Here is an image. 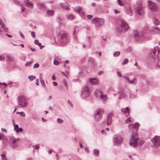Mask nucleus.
<instances>
[{
	"label": "nucleus",
	"mask_w": 160,
	"mask_h": 160,
	"mask_svg": "<svg viewBox=\"0 0 160 160\" xmlns=\"http://www.w3.org/2000/svg\"><path fill=\"white\" fill-rule=\"evenodd\" d=\"M151 141L154 147H157L160 146V137L159 136L154 137L151 139Z\"/></svg>",
	"instance_id": "5"
},
{
	"label": "nucleus",
	"mask_w": 160,
	"mask_h": 160,
	"mask_svg": "<svg viewBox=\"0 0 160 160\" xmlns=\"http://www.w3.org/2000/svg\"><path fill=\"white\" fill-rule=\"evenodd\" d=\"M92 5L93 6H94L95 5V3H92Z\"/></svg>",
	"instance_id": "64"
},
{
	"label": "nucleus",
	"mask_w": 160,
	"mask_h": 160,
	"mask_svg": "<svg viewBox=\"0 0 160 160\" xmlns=\"http://www.w3.org/2000/svg\"><path fill=\"white\" fill-rule=\"evenodd\" d=\"M121 32H125L129 28L127 22L123 20H121Z\"/></svg>",
	"instance_id": "4"
},
{
	"label": "nucleus",
	"mask_w": 160,
	"mask_h": 160,
	"mask_svg": "<svg viewBox=\"0 0 160 160\" xmlns=\"http://www.w3.org/2000/svg\"><path fill=\"white\" fill-rule=\"evenodd\" d=\"M7 35L9 37H10V38L12 37V36L11 35H9V34H7Z\"/></svg>",
	"instance_id": "59"
},
{
	"label": "nucleus",
	"mask_w": 160,
	"mask_h": 160,
	"mask_svg": "<svg viewBox=\"0 0 160 160\" xmlns=\"http://www.w3.org/2000/svg\"><path fill=\"white\" fill-rule=\"evenodd\" d=\"M61 73L62 75L64 76L65 77H66V78H68L67 76L63 72H61Z\"/></svg>",
	"instance_id": "42"
},
{
	"label": "nucleus",
	"mask_w": 160,
	"mask_h": 160,
	"mask_svg": "<svg viewBox=\"0 0 160 160\" xmlns=\"http://www.w3.org/2000/svg\"><path fill=\"white\" fill-rule=\"evenodd\" d=\"M132 118L129 117L125 121V123H128L132 122V120H131Z\"/></svg>",
	"instance_id": "27"
},
{
	"label": "nucleus",
	"mask_w": 160,
	"mask_h": 160,
	"mask_svg": "<svg viewBox=\"0 0 160 160\" xmlns=\"http://www.w3.org/2000/svg\"><path fill=\"white\" fill-rule=\"evenodd\" d=\"M0 24L2 26V27H4V23L2 22L1 19L0 18Z\"/></svg>",
	"instance_id": "46"
},
{
	"label": "nucleus",
	"mask_w": 160,
	"mask_h": 160,
	"mask_svg": "<svg viewBox=\"0 0 160 160\" xmlns=\"http://www.w3.org/2000/svg\"><path fill=\"white\" fill-rule=\"evenodd\" d=\"M5 59V57L3 56H0V60L3 61Z\"/></svg>",
	"instance_id": "40"
},
{
	"label": "nucleus",
	"mask_w": 160,
	"mask_h": 160,
	"mask_svg": "<svg viewBox=\"0 0 160 160\" xmlns=\"http://www.w3.org/2000/svg\"><path fill=\"white\" fill-rule=\"evenodd\" d=\"M10 142L12 143L13 147L15 146V144H16L17 140L14 138H12L10 139Z\"/></svg>",
	"instance_id": "21"
},
{
	"label": "nucleus",
	"mask_w": 160,
	"mask_h": 160,
	"mask_svg": "<svg viewBox=\"0 0 160 160\" xmlns=\"http://www.w3.org/2000/svg\"><path fill=\"white\" fill-rule=\"evenodd\" d=\"M31 35L34 38L35 37V33L33 32H31Z\"/></svg>",
	"instance_id": "47"
},
{
	"label": "nucleus",
	"mask_w": 160,
	"mask_h": 160,
	"mask_svg": "<svg viewBox=\"0 0 160 160\" xmlns=\"http://www.w3.org/2000/svg\"><path fill=\"white\" fill-rule=\"evenodd\" d=\"M90 95L88 88L87 87H85L82 92L81 96L83 98L87 97Z\"/></svg>",
	"instance_id": "10"
},
{
	"label": "nucleus",
	"mask_w": 160,
	"mask_h": 160,
	"mask_svg": "<svg viewBox=\"0 0 160 160\" xmlns=\"http://www.w3.org/2000/svg\"><path fill=\"white\" fill-rule=\"evenodd\" d=\"M120 54V52H117L114 53L113 54V55L114 57L118 56Z\"/></svg>",
	"instance_id": "38"
},
{
	"label": "nucleus",
	"mask_w": 160,
	"mask_h": 160,
	"mask_svg": "<svg viewBox=\"0 0 160 160\" xmlns=\"http://www.w3.org/2000/svg\"><path fill=\"white\" fill-rule=\"evenodd\" d=\"M93 152L95 156H98L99 151L98 149H95L93 151Z\"/></svg>",
	"instance_id": "26"
},
{
	"label": "nucleus",
	"mask_w": 160,
	"mask_h": 160,
	"mask_svg": "<svg viewBox=\"0 0 160 160\" xmlns=\"http://www.w3.org/2000/svg\"><path fill=\"white\" fill-rule=\"evenodd\" d=\"M42 121H43V122H45V121H46V120H44V118H42Z\"/></svg>",
	"instance_id": "62"
},
{
	"label": "nucleus",
	"mask_w": 160,
	"mask_h": 160,
	"mask_svg": "<svg viewBox=\"0 0 160 160\" xmlns=\"http://www.w3.org/2000/svg\"><path fill=\"white\" fill-rule=\"evenodd\" d=\"M25 8L23 6H21V11L24 12L25 11Z\"/></svg>",
	"instance_id": "49"
},
{
	"label": "nucleus",
	"mask_w": 160,
	"mask_h": 160,
	"mask_svg": "<svg viewBox=\"0 0 160 160\" xmlns=\"http://www.w3.org/2000/svg\"><path fill=\"white\" fill-rule=\"evenodd\" d=\"M113 115V112H111L108 114L107 116V124L109 125L111 124L112 122V117Z\"/></svg>",
	"instance_id": "12"
},
{
	"label": "nucleus",
	"mask_w": 160,
	"mask_h": 160,
	"mask_svg": "<svg viewBox=\"0 0 160 160\" xmlns=\"http://www.w3.org/2000/svg\"><path fill=\"white\" fill-rule=\"evenodd\" d=\"M92 17V16L91 15H87V18L88 19H90Z\"/></svg>",
	"instance_id": "44"
},
{
	"label": "nucleus",
	"mask_w": 160,
	"mask_h": 160,
	"mask_svg": "<svg viewBox=\"0 0 160 160\" xmlns=\"http://www.w3.org/2000/svg\"><path fill=\"white\" fill-rule=\"evenodd\" d=\"M17 113H18L20 114L22 116H25V113L24 112H17Z\"/></svg>",
	"instance_id": "37"
},
{
	"label": "nucleus",
	"mask_w": 160,
	"mask_h": 160,
	"mask_svg": "<svg viewBox=\"0 0 160 160\" xmlns=\"http://www.w3.org/2000/svg\"><path fill=\"white\" fill-rule=\"evenodd\" d=\"M65 62L66 63H68L69 62V61L68 60H66L65 61Z\"/></svg>",
	"instance_id": "58"
},
{
	"label": "nucleus",
	"mask_w": 160,
	"mask_h": 160,
	"mask_svg": "<svg viewBox=\"0 0 160 160\" xmlns=\"http://www.w3.org/2000/svg\"><path fill=\"white\" fill-rule=\"evenodd\" d=\"M114 141L115 144L118 146L122 142L123 139L121 136L117 135L114 138Z\"/></svg>",
	"instance_id": "8"
},
{
	"label": "nucleus",
	"mask_w": 160,
	"mask_h": 160,
	"mask_svg": "<svg viewBox=\"0 0 160 160\" xmlns=\"http://www.w3.org/2000/svg\"><path fill=\"white\" fill-rule=\"evenodd\" d=\"M128 59L127 58H126L124 60V62L122 63V64L123 65H124L128 63Z\"/></svg>",
	"instance_id": "34"
},
{
	"label": "nucleus",
	"mask_w": 160,
	"mask_h": 160,
	"mask_svg": "<svg viewBox=\"0 0 160 160\" xmlns=\"http://www.w3.org/2000/svg\"><path fill=\"white\" fill-rule=\"evenodd\" d=\"M114 11L115 14H117V13L119 12V11H118L117 9H115Z\"/></svg>",
	"instance_id": "53"
},
{
	"label": "nucleus",
	"mask_w": 160,
	"mask_h": 160,
	"mask_svg": "<svg viewBox=\"0 0 160 160\" xmlns=\"http://www.w3.org/2000/svg\"><path fill=\"white\" fill-rule=\"evenodd\" d=\"M54 64L56 65H58L59 62L56 60H54L53 61Z\"/></svg>",
	"instance_id": "36"
},
{
	"label": "nucleus",
	"mask_w": 160,
	"mask_h": 160,
	"mask_svg": "<svg viewBox=\"0 0 160 160\" xmlns=\"http://www.w3.org/2000/svg\"><path fill=\"white\" fill-rule=\"evenodd\" d=\"M67 38V35L66 33L64 32H61L58 34L57 38L59 42H61L66 40Z\"/></svg>",
	"instance_id": "3"
},
{
	"label": "nucleus",
	"mask_w": 160,
	"mask_h": 160,
	"mask_svg": "<svg viewBox=\"0 0 160 160\" xmlns=\"http://www.w3.org/2000/svg\"><path fill=\"white\" fill-rule=\"evenodd\" d=\"M33 62L32 61H31L30 62H27L25 64V66H31L32 63Z\"/></svg>",
	"instance_id": "31"
},
{
	"label": "nucleus",
	"mask_w": 160,
	"mask_h": 160,
	"mask_svg": "<svg viewBox=\"0 0 160 160\" xmlns=\"http://www.w3.org/2000/svg\"><path fill=\"white\" fill-rule=\"evenodd\" d=\"M52 150H50L48 151V153L49 154H51L52 153Z\"/></svg>",
	"instance_id": "57"
},
{
	"label": "nucleus",
	"mask_w": 160,
	"mask_h": 160,
	"mask_svg": "<svg viewBox=\"0 0 160 160\" xmlns=\"http://www.w3.org/2000/svg\"><path fill=\"white\" fill-rule=\"evenodd\" d=\"M54 11L53 10H48L47 11V13L49 16H52L54 14Z\"/></svg>",
	"instance_id": "24"
},
{
	"label": "nucleus",
	"mask_w": 160,
	"mask_h": 160,
	"mask_svg": "<svg viewBox=\"0 0 160 160\" xmlns=\"http://www.w3.org/2000/svg\"><path fill=\"white\" fill-rule=\"evenodd\" d=\"M95 94L97 97H100L101 98L103 99L104 100L107 98V96L106 95L102 94V92L99 89L96 90L95 92Z\"/></svg>",
	"instance_id": "6"
},
{
	"label": "nucleus",
	"mask_w": 160,
	"mask_h": 160,
	"mask_svg": "<svg viewBox=\"0 0 160 160\" xmlns=\"http://www.w3.org/2000/svg\"><path fill=\"white\" fill-rule=\"evenodd\" d=\"M104 111L100 109H97L95 111L94 118L96 121H98L102 118V115Z\"/></svg>",
	"instance_id": "2"
},
{
	"label": "nucleus",
	"mask_w": 160,
	"mask_h": 160,
	"mask_svg": "<svg viewBox=\"0 0 160 160\" xmlns=\"http://www.w3.org/2000/svg\"><path fill=\"white\" fill-rule=\"evenodd\" d=\"M22 48H23L24 47V45L23 44H21L20 45Z\"/></svg>",
	"instance_id": "60"
},
{
	"label": "nucleus",
	"mask_w": 160,
	"mask_h": 160,
	"mask_svg": "<svg viewBox=\"0 0 160 160\" xmlns=\"http://www.w3.org/2000/svg\"><path fill=\"white\" fill-rule=\"evenodd\" d=\"M34 43L35 44L38 45L39 47H40L41 49H42V47H44V46L42 47L41 43L39 42L38 40H35L34 41Z\"/></svg>",
	"instance_id": "22"
},
{
	"label": "nucleus",
	"mask_w": 160,
	"mask_h": 160,
	"mask_svg": "<svg viewBox=\"0 0 160 160\" xmlns=\"http://www.w3.org/2000/svg\"><path fill=\"white\" fill-rule=\"evenodd\" d=\"M63 121L60 118H58L57 119V122L58 123H61Z\"/></svg>",
	"instance_id": "39"
},
{
	"label": "nucleus",
	"mask_w": 160,
	"mask_h": 160,
	"mask_svg": "<svg viewBox=\"0 0 160 160\" xmlns=\"http://www.w3.org/2000/svg\"><path fill=\"white\" fill-rule=\"evenodd\" d=\"M74 11L79 13L80 16H83L84 13L83 11L82 8L80 7H76L74 8Z\"/></svg>",
	"instance_id": "13"
},
{
	"label": "nucleus",
	"mask_w": 160,
	"mask_h": 160,
	"mask_svg": "<svg viewBox=\"0 0 160 160\" xmlns=\"http://www.w3.org/2000/svg\"><path fill=\"white\" fill-rule=\"evenodd\" d=\"M136 35L138 37H143L144 36L142 34H141L139 33L136 34Z\"/></svg>",
	"instance_id": "45"
},
{
	"label": "nucleus",
	"mask_w": 160,
	"mask_h": 160,
	"mask_svg": "<svg viewBox=\"0 0 160 160\" xmlns=\"http://www.w3.org/2000/svg\"><path fill=\"white\" fill-rule=\"evenodd\" d=\"M153 23L156 25H158L159 24V22L158 19L156 18H153Z\"/></svg>",
	"instance_id": "23"
},
{
	"label": "nucleus",
	"mask_w": 160,
	"mask_h": 160,
	"mask_svg": "<svg viewBox=\"0 0 160 160\" xmlns=\"http://www.w3.org/2000/svg\"><path fill=\"white\" fill-rule=\"evenodd\" d=\"M139 125V124L137 122L133 124H130L128 126L130 131L132 132L129 142V144L131 146L135 147L138 144L141 145L143 142V140L138 139L137 134V131Z\"/></svg>",
	"instance_id": "1"
},
{
	"label": "nucleus",
	"mask_w": 160,
	"mask_h": 160,
	"mask_svg": "<svg viewBox=\"0 0 160 160\" xmlns=\"http://www.w3.org/2000/svg\"><path fill=\"white\" fill-rule=\"evenodd\" d=\"M118 4L120 6H122L124 5L120 0H118Z\"/></svg>",
	"instance_id": "35"
},
{
	"label": "nucleus",
	"mask_w": 160,
	"mask_h": 160,
	"mask_svg": "<svg viewBox=\"0 0 160 160\" xmlns=\"http://www.w3.org/2000/svg\"><path fill=\"white\" fill-rule=\"evenodd\" d=\"M52 79L53 80H55V79H56L55 77V76H54V75H53L52 76Z\"/></svg>",
	"instance_id": "54"
},
{
	"label": "nucleus",
	"mask_w": 160,
	"mask_h": 160,
	"mask_svg": "<svg viewBox=\"0 0 160 160\" xmlns=\"http://www.w3.org/2000/svg\"><path fill=\"white\" fill-rule=\"evenodd\" d=\"M37 82H36V85H38V80H37Z\"/></svg>",
	"instance_id": "61"
},
{
	"label": "nucleus",
	"mask_w": 160,
	"mask_h": 160,
	"mask_svg": "<svg viewBox=\"0 0 160 160\" xmlns=\"http://www.w3.org/2000/svg\"><path fill=\"white\" fill-rule=\"evenodd\" d=\"M24 5L32 8L33 7V4L28 0H25L24 2Z\"/></svg>",
	"instance_id": "16"
},
{
	"label": "nucleus",
	"mask_w": 160,
	"mask_h": 160,
	"mask_svg": "<svg viewBox=\"0 0 160 160\" xmlns=\"http://www.w3.org/2000/svg\"><path fill=\"white\" fill-rule=\"evenodd\" d=\"M121 111L126 116H128L129 114L130 110L128 107H126L125 108H121Z\"/></svg>",
	"instance_id": "15"
},
{
	"label": "nucleus",
	"mask_w": 160,
	"mask_h": 160,
	"mask_svg": "<svg viewBox=\"0 0 160 160\" xmlns=\"http://www.w3.org/2000/svg\"><path fill=\"white\" fill-rule=\"evenodd\" d=\"M38 7L39 8H44V4L43 3H38Z\"/></svg>",
	"instance_id": "28"
},
{
	"label": "nucleus",
	"mask_w": 160,
	"mask_h": 160,
	"mask_svg": "<svg viewBox=\"0 0 160 160\" xmlns=\"http://www.w3.org/2000/svg\"><path fill=\"white\" fill-rule=\"evenodd\" d=\"M2 132L6 133L7 132V130L5 128H2Z\"/></svg>",
	"instance_id": "48"
},
{
	"label": "nucleus",
	"mask_w": 160,
	"mask_h": 160,
	"mask_svg": "<svg viewBox=\"0 0 160 160\" xmlns=\"http://www.w3.org/2000/svg\"><path fill=\"white\" fill-rule=\"evenodd\" d=\"M14 129L17 133L22 131V128H19L17 124L14 126Z\"/></svg>",
	"instance_id": "18"
},
{
	"label": "nucleus",
	"mask_w": 160,
	"mask_h": 160,
	"mask_svg": "<svg viewBox=\"0 0 160 160\" xmlns=\"http://www.w3.org/2000/svg\"><path fill=\"white\" fill-rule=\"evenodd\" d=\"M20 34L22 37L24 38V36L22 33H20Z\"/></svg>",
	"instance_id": "55"
},
{
	"label": "nucleus",
	"mask_w": 160,
	"mask_h": 160,
	"mask_svg": "<svg viewBox=\"0 0 160 160\" xmlns=\"http://www.w3.org/2000/svg\"><path fill=\"white\" fill-rule=\"evenodd\" d=\"M156 52L158 53L159 52V48L158 47H155L153 50L152 53V57H154V56L155 55Z\"/></svg>",
	"instance_id": "17"
},
{
	"label": "nucleus",
	"mask_w": 160,
	"mask_h": 160,
	"mask_svg": "<svg viewBox=\"0 0 160 160\" xmlns=\"http://www.w3.org/2000/svg\"><path fill=\"white\" fill-rule=\"evenodd\" d=\"M1 156L2 157V160H8L5 155L4 154H2L1 155Z\"/></svg>",
	"instance_id": "30"
},
{
	"label": "nucleus",
	"mask_w": 160,
	"mask_h": 160,
	"mask_svg": "<svg viewBox=\"0 0 160 160\" xmlns=\"http://www.w3.org/2000/svg\"><path fill=\"white\" fill-rule=\"evenodd\" d=\"M124 78L126 81H128V82L129 83H133L135 81L136 79L135 78L133 79L132 80H129V78L126 76H125L124 77Z\"/></svg>",
	"instance_id": "20"
},
{
	"label": "nucleus",
	"mask_w": 160,
	"mask_h": 160,
	"mask_svg": "<svg viewBox=\"0 0 160 160\" xmlns=\"http://www.w3.org/2000/svg\"><path fill=\"white\" fill-rule=\"evenodd\" d=\"M137 12L138 13L141 15L142 16L144 14V12L142 5L139 6L137 8Z\"/></svg>",
	"instance_id": "14"
},
{
	"label": "nucleus",
	"mask_w": 160,
	"mask_h": 160,
	"mask_svg": "<svg viewBox=\"0 0 160 160\" xmlns=\"http://www.w3.org/2000/svg\"><path fill=\"white\" fill-rule=\"evenodd\" d=\"M19 105L22 107L26 106V103L25 99L23 96H20L18 98Z\"/></svg>",
	"instance_id": "7"
},
{
	"label": "nucleus",
	"mask_w": 160,
	"mask_h": 160,
	"mask_svg": "<svg viewBox=\"0 0 160 160\" xmlns=\"http://www.w3.org/2000/svg\"><path fill=\"white\" fill-rule=\"evenodd\" d=\"M40 82H41V84L42 85V86L43 87H45L46 86H45V84L44 81V80H43L42 79H41Z\"/></svg>",
	"instance_id": "32"
},
{
	"label": "nucleus",
	"mask_w": 160,
	"mask_h": 160,
	"mask_svg": "<svg viewBox=\"0 0 160 160\" xmlns=\"http://www.w3.org/2000/svg\"><path fill=\"white\" fill-rule=\"evenodd\" d=\"M68 103H69V104H70V105L71 106H72V104H71V103L70 102H69V101H68Z\"/></svg>",
	"instance_id": "63"
},
{
	"label": "nucleus",
	"mask_w": 160,
	"mask_h": 160,
	"mask_svg": "<svg viewBox=\"0 0 160 160\" xmlns=\"http://www.w3.org/2000/svg\"><path fill=\"white\" fill-rule=\"evenodd\" d=\"M117 74H118V75L120 77H122V74L121 73V72H117Z\"/></svg>",
	"instance_id": "50"
},
{
	"label": "nucleus",
	"mask_w": 160,
	"mask_h": 160,
	"mask_svg": "<svg viewBox=\"0 0 160 160\" xmlns=\"http://www.w3.org/2000/svg\"><path fill=\"white\" fill-rule=\"evenodd\" d=\"M89 82L92 84H95L98 83V80L97 78L90 79L89 80Z\"/></svg>",
	"instance_id": "19"
},
{
	"label": "nucleus",
	"mask_w": 160,
	"mask_h": 160,
	"mask_svg": "<svg viewBox=\"0 0 160 160\" xmlns=\"http://www.w3.org/2000/svg\"><path fill=\"white\" fill-rule=\"evenodd\" d=\"M75 18V16L72 15H70L68 16L67 18L68 20H72Z\"/></svg>",
	"instance_id": "25"
},
{
	"label": "nucleus",
	"mask_w": 160,
	"mask_h": 160,
	"mask_svg": "<svg viewBox=\"0 0 160 160\" xmlns=\"http://www.w3.org/2000/svg\"><path fill=\"white\" fill-rule=\"evenodd\" d=\"M4 135L3 134L1 133L0 134V140H1L4 138Z\"/></svg>",
	"instance_id": "43"
},
{
	"label": "nucleus",
	"mask_w": 160,
	"mask_h": 160,
	"mask_svg": "<svg viewBox=\"0 0 160 160\" xmlns=\"http://www.w3.org/2000/svg\"><path fill=\"white\" fill-rule=\"evenodd\" d=\"M28 78L30 80L32 81L35 78V77L33 76H28Z\"/></svg>",
	"instance_id": "33"
},
{
	"label": "nucleus",
	"mask_w": 160,
	"mask_h": 160,
	"mask_svg": "<svg viewBox=\"0 0 160 160\" xmlns=\"http://www.w3.org/2000/svg\"><path fill=\"white\" fill-rule=\"evenodd\" d=\"M39 66V65L38 63H36V64H35L34 65V66H33V68H38Z\"/></svg>",
	"instance_id": "41"
},
{
	"label": "nucleus",
	"mask_w": 160,
	"mask_h": 160,
	"mask_svg": "<svg viewBox=\"0 0 160 160\" xmlns=\"http://www.w3.org/2000/svg\"><path fill=\"white\" fill-rule=\"evenodd\" d=\"M35 148L36 149H38L39 148V146L38 145H37L35 146Z\"/></svg>",
	"instance_id": "56"
},
{
	"label": "nucleus",
	"mask_w": 160,
	"mask_h": 160,
	"mask_svg": "<svg viewBox=\"0 0 160 160\" xmlns=\"http://www.w3.org/2000/svg\"><path fill=\"white\" fill-rule=\"evenodd\" d=\"M148 2L149 4V8L152 11H156L158 10L157 6L155 3L151 2L150 1H148Z\"/></svg>",
	"instance_id": "11"
},
{
	"label": "nucleus",
	"mask_w": 160,
	"mask_h": 160,
	"mask_svg": "<svg viewBox=\"0 0 160 160\" xmlns=\"http://www.w3.org/2000/svg\"><path fill=\"white\" fill-rule=\"evenodd\" d=\"M63 8H64V9H65L66 10H69V8H68V7H63Z\"/></svg>",
	"instance_id": "52"
},
{
	"label": "nucleus",
	"mask_w": 160,
	"mask_h": 160,
	"mask_svg": "<svg viewBox=\"0 0 160 160\" xmlns=\"http://www.w3.org/2000/svg\"><path fill=\"white\" fill-rule=\"evenodd\" d=\"M93 22L97 27L102 24L104 23V21L102 19L95 18L93 19Z\"/></svg>",
	"instance_id": "9"
},
{
	"label": "nucleus",
	"mask_w": 160,
	"mask_h": 160,
	"mask_svg": "<svg viewBox=\"0 0 160 160\" xmlns=\"http://www.w3.org/2000/svg\"><path fill=\"white\" fill-rule=\"evenodd\" d=\"M153 31L155 32V33H158L159 32V29L157 28H153Z\"/></svg>",
	"instance_id": "29"
},
{
	"label": "nucleus",
	"mask_w": 160,
	"mask_h": 160,
	"mask_svg": "<svg viewBox=\"0 0 160 160\" xmlns=\"http://www.w3.org/2000/svg\"><path fill=\"white\" fill-rule=\"evenodd\" d=\"M53 85L55 86H56L58 85L57 83L56 82H53Z\"/></svg>",
	"instance_id": "51"
}]
</instances>
